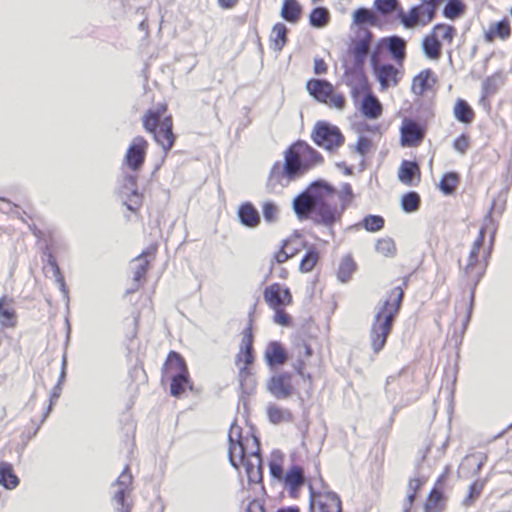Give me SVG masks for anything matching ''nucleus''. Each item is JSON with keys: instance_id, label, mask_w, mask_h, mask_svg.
<instances>
[{"instance_id": "obj_1", "label": "nucleus", "mask_w": 512, "mask_h": 512, "mask_svg": "<svg viewBox=\"0 0 512 512\" xmlns=\"http://www.w3.org/2000/svg\"><path fill=\"white\" fill-rule=\"evenodd\" d=\"M323 162V157L306 142L298 141L284 152V161H276L268 174L266 187L269 191L287 187L310 168Z\"/></svg>"}, {"instance_id": "obj_2", "label": "nucleus", "mask_w": 512, "mask_h": 512, "mask_svg": "<svg viewBox=\"0 0 512 512\" xmlns=\"http://www.w3.org/2000/svg\"><path fill=\"white\" fill-rule=\"evenodd\" d=\"M337 197L334 187L316 182L294 199V211L299 217H310L317 224L329 226L340 219Z\"/></svg>"}, {"instance_id": "obj_3", "label": "nucleus", "mask_w": 512, "mask_h": 512, "mask_svg": "<svg viewBox=\"0 0 512 512\" xmlns=\"http://www.w3.org/2000/svg\"><path fill=\"white\" fill-rule=\"evenodd\" d=\"M229 460L236 469H243L250 482H260L263 465L260 443L252 433L243 434L242 428L232 424L229 429Z\"/></svg>"}, {"instance_id": "obj_4", "label": "nucleus", "mask_w": 512, "mask_h": 512, "mask_svg": "<svg viewBox=\"0 0 512 512\" xmlns=\"http://www.w3.org/2000/svg\"><path fill=\"white\" fill-rule=\"evenodd\" d=\"M407 287L408 279L404 278L401 284L389 289L379 303L369 335L372 350L376 354L386 345L393 323L400 313Z\"/></svg>"}, {"instance_id": "obj_5", "label": "nucleus", "mask_w": 512, "mask_h": 512, "mask_svg": "<svg viewBox=\"0 0 512 512\" xmlns=\"http://www.w3.org/2000/svg\"><path fill=\"white\" fill-rule=\"evenodd\" d=\"M492 223L491 214L489 213L485 219V223L481 226L477 238L471 245L470 252L467 258V263L463 267V274L466 280L474 287L479 283L484 276L488 261L492 253L495 231L493 230L490 240L485 244L484 239L487 233L489 224Z\"/></svg>"}, {"instance_id": "obj_6", "label": "nucleus", "mask_w": 512, "mask_h": 512, "mask_svg": "<svg viewBox=\"0 0 512 512\" xmlns=\"http://www.w3.org/2000/svg\"><path fill=\"white\" fill-rule=\"evenodd\" d=\"M168 110L166 103H160L155 108L148 109L142 118L143 128L152 134L154 141L167 154L174 146L176 136L173 133V118L165 115Z\"/></svg>"}, {"instance_id": "obj_7", "label": "nucleus", "mask_w": 512, "mask_h": 512, "mask_svg": "<svg viewBox=\"0 0 512 512\" xmlns=\"http://www.w3.org/2000/svg\"><path fill=\"white\" fill-rule=\"evenodd\" d=\"M254 318L253 312L249 314V321L247 326L241 333V342L239 351L235 356V365L238 368V378L243 390L251 389L254 387L253 380V364L255 361L254 356V334H253Z\"/></svg>"}, {"instance_id": "obj_8", "label": "nucleus", "mask_w": 512, "mask_h": 512, "mask_svg": "<svg viewBox=\"0 0 512 512\" xmlns=\"http://www.w3.org/2000/svg\"><path fill=\"white\" fill-rule=\"evenodd\" d=\"M406 41L400 36L382 37L375 42L370 51V64L372 68L383 65L390 54L392 60L403 65L407 57Z\"/></svg>"}, {"instance_id": "obj_9", "label": "nucleus", "mask_w": 512, "mask_h": 512, "mask_svg": "<svg viewBox=\"0 0 512 512\" xmlns=\"http://www.w3.org/2000/svg\"><path fill=\"white\" fill-rule=\"evenodd\" d=\"M263 298L274 311L273 321L276 324L284 327L292 324L291 316L285 311V308L293 303V296L288 287L272 283L264 289Z\"/></svg>"}, {"instance_id": "obj_10", "label": "nucleus", "mask_w": 512, "mask_h": 512, "mask_svg": "<svg viewBox=\"0 0 512 512\" xmlns=\"http://www.w3.org/2000/svg\"><path fill=\"white\" fill-rule=\"evenodd\" d=\"M457 36V29L453 25L447 23H438L432 27L421 43L424 55L432 60L437 61L442 56V47L451 46Z\"/></svg>"}, {"instance_id": "obj_11", "label": "nucleus", "mask_w": 512, "mask_h": 512, "mask_svg": "<svg viewBox=\"0 0 512 512\" xmlns=\"http://www.w3.org/2000/svg\"><path fill=\"white\" fill-rule=\"evenodd\" d=\"M306 89L317 102L329 108L343 110L346 106L344 94L338 92L334 85L325 79H309L306 82Z\"/></svg>"}, {"instance_id": "obj_12", "label": "nucleus", "mask_w": 512, "mask_h": 512, "mask_svg": "<svg viewBox=\"0 0 512 512\" xmlns=\"http://www.w3.org/2000/svg\"><path fill=\"white\" fill-rule=\"evenodd\" d=\"M437 0H429L413 6L407 12H400L398 17L406 29L425 27L435 18Z\"/></svg>"}, {"instance_id": "obj_13", "label": "nucleus", "mask_w": 512, "mask_h": 512, "mask_svg": "<svg viewBox=\"0 0 512 512\" xmlns=\"http://www.w3.org/2000/svg\"><path fill=\"white\" fill-rule=\"evenodd\" d=\"M295 363L294 369L304 379L312 381V371L319 369L322 359L315 355L311 346L305 342H298L294 347Z\"/></svg>"}, {"instance_id": "obj_14", "label": "nucleus", "mask_w": 512, "mask_h": 512, "mask_svg": "<svg viewBox=\"0 0 512 512\" xmlns=\"http://www.w3.org/2000/svg\"><path fill=\"white\" fill-rule=\"evenodd\" d=\"M149 149V142L143 136H136L132 139L125 155L122 166L133 173H139L146 161Z\"/></svg>"}, {"instance_id": "obj_15", "label": "nucleus", "mask_w": 512, "mask_h": 512, "mask_svg": "<svg viewBox=\"0 0 512 512\" xmlns=\"http://www.w3.org/2000/svg\"><path fill=\"white\" fill-rule=\"evenodd\" d=\"M313 141L326 150L338 149L344 143V136L337 126L318 122L311 135Z\"/></svg>"}, {"instance_id": "obj_16", "label": "nucleus", "mask_w": 512, "mask_h": 512, "mask_svg": "<svg viewBox=\"0 0 512 512\" xmlns=\"http://www.w3.org/2000/svg\"><path fill=\"white\" fill-rule=\"evenodd\" d=\"M310 512H342V502L335 492L328 490L316 491L310 488Z\"/></svg>"}, {"instance_id": "obj_17", "label": "nucleus", "mask_w": 512, "mask_h": 512, "mask_svg": "<svg viewBox=\"0 0 512 512\" xmlns=\"http://www.w3.org/2000/svg\"><path fill=\"white\" fill-rule=\"evenodd\" d=\"M373 73L380 84L382 91L387 90L390 87H396L402 79L404 72V64L398 65L394 62L385 63L383 65L372 68Z\"/></svg>"}, {"instance_id": "obj_18", "label": "nucleus", "mask_w": 512, "mask_h": 512, "mask_svg": "<svg viewBox=\"0 0 512 512\" xmlns=\"http://www.w3.org/2000/svg\"><path fill=\"white\" fill-rule=\"evenodd\" d=\"M425 126L411 118H405L400 127V143L403 147H418L424 140Z\"/></svg>"}, {"instance_id": "obj_19", "label": "nucleus", "mask_w": 512, "mask_h": 512, "mask_svg": "<svg viewBox=\"0 0 512 512\" xmlns=\"http://www.w3.org/2000/svg\"><path fill=\"white\" fill-rule=\"evenodd\" d=\"M346 84L351 89V97L356 103L358 99L365 93L371 90L368 77L364 72L363 66L358 65L346 71Z\"/></svg>"}, {"instance_id": "obj_20", "label": "nucleus", "mask_w": 512, "mask_h": 512, "mask_svg": "<svg viewBox=\"0 0 512 512\" xmlns=\"http://www.w3.org/2000/svg\"><path fill=\"white\" fill-rule=\"evenodd\" d=\"M444 483L445 475L439 476L425 499L423 512H444L447 504Z\"/></svg>"}, {"instance_id": "obj_21", "label": "nucleus", "mask_w": 512, "mask_h": 512, "mask_svg": "<svg viewBox=\"0 0 512 512\" xmlns=\"http://www.w3.org/2000/svg\"><path fill=\"white\" fill-rule=\"evenodd\" d=\"M158 245L152 244L147 247L135 259V267L133 269V281L136 284V289L140 288L146 280V275L150 267V259H154L157 253Z\"/></svg>"}, {"instance_id": "obj_22", "label": "nucleus", "mask_w": 512, "mask_h": 512, "mask_svg": "<svg viewBox=\"0 0 512 512\" xmlns=\"http://www.w3.org/2000/svg\"><path fill=\"white\" fill-rule=\"evenodd\" d=\"M372 39L373 33L368 29H362L359 31L357 37L352 40L350 53L360 66H363L371 50Z\"/></svg>"}, {"instance_id": "obj_23", "label": "nucleus", "mask_w": 512, "mask_h": 512, "mask_svg": "<svg viewBox=\"0 0 512 512\" xmlns=\"http://www.w3.org/2000/svg\"><path fill=\"white\" fill-rule=\"evenodd\" d=\"M438 82L436 73L431 68L421 70L412 79L411 91L417 96L432 92Z\"/></svg>"}, {"instance_id": "obj_24", "label": "nucleus", "mask_w": 512, "mask_h": 512, "mask_svg": "<svg viewBox=\"0 0 512 512\" xmlns=\"http://www.w3.org/2000/svg\"><path fill=\"white\" fill-rule=\"evenodd\" d=\"M188 366L183 356L176 351H170L163 363L161 369V380L165 382L166 379L188 372Z\"/></svg>"}, {"instance_id": "obj_25", "label": "nucleus", "mask_w": 512, "mask_h": 512, "mask_svg": "<svg viewBox=\"0 0 512 512\" xmlns=\"http://www.w3.org/2000/svg\"><path fill=\"white\" fill-rule=\"evenodd\" d=\"M512 36V26L508 17H503L499 21L492 22L488 29L483 33V39L486 43H494L499 40L505 42Z\"/></svg>"}, {"instance_id": "obj_26", "label": "nucleus", "mask_w": 512, "mask_h": 512, "mask_svg": "<svg viewBox=\"0 0 512 512\" xmlns=\"http://www.w3.org/2000/svg\"><path fill=\"white\" fill-rule=\"evenodd\" d=\"M487 460L488 456L485 453H469L461 461L459 465V473H461L465 478L476 476L481 471Z\"/></svg>"}, {"instance_id": "obj_27", "label": "nucleus", "mask_w": 512, "mask_h": 512, "mask_svg": "<svg viewBox=\"0 0 512 512\" xmlns=\"http://www.w3.org/2000/svg\"><path fill=\"white\" fill-rule=\"evenodd\" d=\"M397 176L399 181L404 185L414 187L420 184L422 172L417 162L403 160L398 169Z\"/></svg>"}, {"instance_id": "obj_28", "label": "nucleus", "mask_w": 512, "mask_h": 512, "mask_svg": "<svg viewBox=\"0 0 512 512\" xmlns=\"http://www.w3.org/2000/svg\"><path fill=\"white\" fill-rule=\"evenodd\" d=\"M18 324V315L14 306V299L8 295L0 297V326L13 329Z\"/></svg>"}, {"instance_id": "obj_29", "label": "nucleus", "mask_w": 512, "mask_h": 512, "mask_svg": "<svg viewBox=\"0 0 512 512\" xmlns=\"http://www.w3.org/2000/svg\"><path fill=\"white\" fill-rule=\"evenodd\" d=\"M280 481L283 482L285 487L288 489L290 495L292 497H296L300 488L303 486L305 482L304 471L302 467L298 465H293L284 474Z\"/></svg>"}, {"instance_id": "obj_30", "label": "nucleus", "mask_w": 512, "mask_h": 512, "mask_svg": "<svg viewBox=\"0 0 512 512\" xmlns=\"http://www.w3.org/2000/svg\"><path fill=\"white\" fill-rule=\"evenodd\" d=\"M360 103V111L367 119H378L383 114V106L372 90L363 94Z\"/></svg>"}, {"instance_id": "obj_31", "label": "nucleus", "mask_w": 512, "mask_h": 512, "mask_svg": "<svg viewBox=\"0 0 512 512\" xmlns=\"http://www.w3.org/2000/svg\"><path fill=\"white\" fill-rule=\"evenodd\" d=\"M269 391L277 398H286L292 393V383L289 374L273 376L268 384Z\"/></svg>"}, {"instance_id": "obj_32", "label": "nucleus", "mask_w": 512, "mask_h": 512, "mask_svg": "<svg viewBox=\"0 0 512 512\" xmlns=\"http://www.w3.org/2000/svg\"><path fill=\"white\" fill-rule=\"evenodd\" d=\"M288 42V29L282 22H277L273 25L270 36L269 45L270 48L279 53L283 50Z\"/></svg>"}, {"instance_id": "obj_33", "label": "nucleus", "mask_w": 512, "mask_h": 512, "mask_svg": "<svg viewBox=\"0 0 512 512\" xmlns=\"http://www.w3.org/2000/svg\"><path fill=\"white\" fill-rule=\"evenodd\" d=\"M165 381L170 382V394L174 397H180L187 390H192L193 388V383L189 371L166 379Z\"/></svg>"}, {"instance_id": "obj_34", "label": "nucleus", "mask_w": 512, "mask_h": 512, "mask_svg": "<svg viewBox=\"0 0 512 512\" xmlns=\"http://www.w3.org/2000/svg\"><path fill=\"white\" fill-rule=\"evenodd\" d=\"M241 223L249 228H255L260 223V215L252 203H243L238 210Z\"/></svg>"}, {"instance_id": "obj_35", "label": "nucleus", "mask_w": 512, "mask_h": 512, "mask_svg": "<svg viewBox=\"0 0 512 512\" xmlns=\"http://www.w3.org/2000/svg\"><path fill=\"white\" fill-rule=\"evenodd\" d=\"M303 9L297 0H283L281 17L289 23L295 24L302 17Z\"/></svg>"}, {"instance_id": "obj_36", "label": "nucleus", "mask_w": 512, "mask_h": 512, "mask_svg": "<svg viewBox=\"0 0 512 512\" xmlns=\"http://www.w3.org/2000/svg\"><path fill=\"white\" fill-rule=\"evenodd\" d=\"M132 482L133 476L131 474L129 466H126L116 480L118 490L114 495V499L123 501V499L126 498L131 491Z\"/></svg>"}, {"instance_id": "obj_37", "label": "nucleus", "mask_w": 512, "mask_h": 512, "mask_svg": "<svg viewBox=\"0 0 512 512\" xmlns=\"http://www.w3.org/2000/svg\"><path fill=\"white\" fill-rule=\"evenodd\" d=\"M266 362L270 366H278L285 363L287 354L278 342H271L265 351Z\"/></svg>"}, {"instance_id": "obj_38", "label": "nucleus", "mask_w": 512, "mask_h": 512, "mask_svg": "<svg viewBox=\"0 0 512 512\" xmlns=\"http://www.w3.org/2000/svg\"><path fill=\"white\" fill-rule=\"evenodd\" d=\"M454 117L461 123L470 124L475 119L473 108L464 99H457L453 107Z\"/></svg>"}, {"instance_id": "obj_39", "label": "nucleus", "mask_w": 512, "mask_h": 512, "mask_svg": "<svg viewBox=\"0 0 512 512\" xmlns=\"http://www.w3.org/2000/svg\"><path fill=\"white\" fill-rule=\"evenodd\" d=\"M486 484L487 478H479L473 481L468 488V493L466 497L463 499V506H473L475 502L478 500V498L481 496Z\"/></svg>"}, {"instance_id": "obj_40", "label": "nucleus", "mask_w": 512, "mask_h": 512, "mask_svg": "<svg viewBox=\"0 0 512 512\" xmlns=\"http://www.w3.org/2000/svg\"><path fill=\"white\" fill-rule=\"evenodd\" d=\"M0 484L7 489H14L19 484V479L14 473L12 465L8 462L0 463Z\"/></svg>"}, {"instance_id": "obj_41", "label": "nucleus", "mask_w": 512, "mask_h": 512, "mask_svg": "<svg viewBox=\"0 0 512 512\" xmlns=\"http://www.w3.org/2000/svg\"><path fill=\"white\" fill-rule=\"evenodd\" d=\"M375 251L384 258H394L397 255V246L391 237H382L376 241Z\"/></svg>"}, {"instance_id": "obj_42", "label": "nucleus", "mask_w": 512, "mask_h": 512, "mask_svg": "<svg viewBox=\"0 0 512 512\" xmlns=\"http://www.w3.org/2000/svg\"><path fill=\"white\" fill-rule=\"evenodd\" d=\"M460 183V175L457 172L445 173L438 184L439 190L445 195H451L455 192Z\"/></svg>"}, {"instance_id": "obj_43", "label": "nucleus", "mask_w": 512, "mask_h": 512, "mask_svg": "<svg viewBox=\"0 0 512 512\" xmlns=\"http://www.w3.org/2000/svg\"><path fill=\"white\" fill-rule=\"evenodd\" d=\"M267 416L271 423L280 424L290 422L293 419V414L290 410L281 408L277 405H269L267 408Z\"/></svg>"}, {"instance_id": "obj_44", "label": "nucleus", "mask_w": 512, "mask_h": 512, "mask_svg": "<svg viewBox=\"0 0 512 512\" xmlns=\"http://www.w3.org/2000/svg\"><path fill=\"white\" fill-rule=\"evenodd\" d=\"M356 262L351 255L344 256L337 270V277L341 282H347L356 270Z\"/></svg>"}, {"instance_id": "obj_45", "label": "nucleus", "mask_w": 512, "mask_h": 512, "mask_svg": "<svg viewBox=\"0 0 512 512\" xmlns=\"http://www.w3.org/2000/svg\"><path fill=\"white\" fill-rule=\"evenodd\" d=\"M466 8L463 0H448L442 13L445 18L454 20L460 18L465 13Z\"/></svg>"}, {"instance_id": "obj_46", "label": "nucleus", "mask_w": 512, "mask_h": 512, "mask_svg": "<svg viewBox=\"0 0 512 512\" xmlns=\"http://www.w3.org/2000/svg\"><path fill=\"white\" fill-rule=\"evenodd\" d=\"M504 77L501 72H496L492 74L491 76H488L482 84V93L485 97H489L493 94H495L500 85L503 84Z\"/></svg>"}, {"instance_id": "obj_47", "label": "nucleus", "mask_w": 512, "mask_h": 512, "mask_svg": "<svg viewBox=\"0 0 512 512\" xmlns=\"http://www.w3.org/2000/svg\"><path fill=\"white\" fill-rule=\"evenodd\" d=\"M319 260H320V252L314 247L310 248L300 261V264H299L300 272H302V273L311 272L316 267Z\"/></svg>"}, {"instance_id": "obj_48", "label": "nucleus", "mask_w": 512, "mask_h": 512, "mask_svg": "<svg viewBox=\"0 0 512 512\" xmlns=\"http://www.w3.org/2000/svg\"><path fill=\"white\" fill-rule=\"evenodd\" d=\"M330 20V14L327 8L316 7L309 14V24L315 28L325 27Z\"/></svg>"}, {"instance_id": "obj_49", "label": "nucleus", "mask_w": 512, "mask_h": 512, "mask_svg": "<svg viewBox=\"0 0 512 512\" xmlns=\"http://www.w3.org/2000/svg\"><path fill=\"white\" fill-rule=\"evenodd\" d=\"M420 204V195L415 191L407 192L401 197V208L406 213L417 211L420 207Z\"/></svg>"}, {"instance_id": "obj_50", "label": "nucleus", "mask_w": 512, "mask_h": 512, "mask_svg": "<svg viewBox=\"0 0 512 512\" xmlns=\"http://www.w3.org/2000/svg\"><path fill=\"white\" fill-rule=\"evenodd\" d=\"M125 195L124 205L130 211L138 213L143 205L144 196L138 190H132L129 193H123Z\"/></svg>"}, {"instance_id": "obj_51", "label": "nucleus", "mask_w": 512, "mask_h": 512, "mask_svg": "<svg viewBox=\"0 0 512 512\" xmlns=\"http://www.w3.org/2000/svg\"><path fill=\"white\" fill-rule=\"evenodd\" d=\"M353 22L357 25L369 24L375 26L377 24V17L371 10L359 8L353 14Z\"/></svg>"}, {"instance_id": "obj_52", "label": "nucleus", "mask_w": 512, "mask_h": 512, "mask_svg": "<svg viewBox=\"0 0 512 512\" xmlns=\"http://www.w3.org/2000/svg\"><path fill=\"white\" fill-rule=\"evenodd\" d=\"M361 225L368 232H378L384 228L385 220L380 215H367L363 218Z\"/></svg>"}, {"instance_id": "obj_53", "label": "nucleus", "mask_w": 512, "mask_h": 512, "mask_svg": "<svg viewBox=\"0 0 512 512\" xmlns=\"http://www.w3.org/2000/svg\"><path fill=\"white\" fill-rule=\"evenodd\" d=\"M269 470L273 478L281 480L284 476L283 472V457L281 455H272L269 461Z\"/></svg>"}, {"instance_id": "obj_54", "label": "nucleus", "mask_w": 512, "mask_h": 512, "mask_svg": "<svg viewBox=\"0 0 512 512\" xmlns=\"http://www.w3.org/2000/svg\"><path fill=\"white\" fill-rule=\"evenodd\" d=\"M398 0H375V8L382 14L387 15L397 8Z\"/></svg>"}, {"instance_id": "obj_55", "label": "nucleus", "mask_w": 512, "mask_h": 512, "mask_svg": "<svg viewBox=\"0 0 512 512\" xmlns=\"http://www.w3.org/2000/svg\"><path fill=\"white\" fill-rule=\"evenodd\" d=\"M373 146H374V143L370 138H368L366 136H360L355 145V150L360 155L365 156L369 152H371Z\"/></svg>"}, {"instance_id": "obj_56", "label": "nucleus", "mask_w": 512, "mask_h": 512, "mask_svg": "<svg viewBox=\"0 0 512 512\" xmlns=\"http://www.w3.org/2000/svg\"><path fill=\"white\" fill-rule=\"evenodd\" d=\"M138 174L139 173L131 172L130 174H125L123 176L122 187H121L122 193L132 191V190H137L136 187H137L138 178H139Z\"/></svg>"}, {"instance_id": "obj_57", "label": "nucleus", "mask_w": 512, "mask_h": 512, "mask_svg": "<svg viewBox=\"0 0 512 512\" xmlns=\"http://www.w3.org/2000/svg\"><path fill=\"white\" fill-rule=\"evenodd\" d=\"M294 257L293 251H287L286 249H280L274 254L270 262V270H273L275 264H282Z\"/></svg>"}, {"instance_id": "obj_58", "label": "nucleus", "mask_w": 512, "mask_h": 512, "mask_svg": "<svg viewBox=\"0 0 512 512\" xmlns=\"http://www.w3.org/2000/svg\"><path fill=\"white\" fill-rule=\"evenodd\" d=\"M470 147V139L466 134H461L453 142V148L461 154L466 153Z\"/></svg>"}, {"instance_id": "obj_59", "label": "nucleus", "mask_w": 512, "mask_h": 512, "mask_svg": "<svg viewBox=\"0 0 512 512\" xmlns=\"http://www.w3.org/2000/svg\"><path fill=\"white\" fill-rule=\"evenodd\" d=\"M263 215L266 221L273 222L278 215V208L272 202H265L262 206Z\"/></svg>"}, {"instance_id": "obj_60", "label": "nucleus", "mask_w": 512, "mask_h": 512, "mask_svg": "<svg viewBox=\"0 0 512 512\" xmlns=\"http://www.w3.org/2000/svg\"><path fill=\"white\" fill-rule=\"evenodd\" d=\"M427 479L425 477H414L409 479L407 490L408 492L418 494L422 487L426 484Z\"/></svg>"}, {"instance_id": "obj_61", "label": "nucleus", "mask_w": 512, "mask_h": 512, "mask_svg": "<svg viewBox=\"0 0 512 512\" xmlns=\"http://www.w3.org/2000/svg\"><path fill=\"white\" fill-rule=\"evenodd\" d=\"M328 72V65L323 58L316 57L314 59V73L316 75H323Z\"/></svg>"}, {"instance_id": "obj_62", "label": "nucleus", "mask_w": 512, "mask_h": 512, "mask_svg": "<svg viewBox=\"0 0 512 512\" xmlns=\"http://www.w3.org/2000/svg\"><path fill=\"white\" fill-rule=\"evenodd\" d=\"M245 512H265L264 504L258 499H253L247 504Z\"/></svg>"}, {"instance_id": "obj_63", "label": "nucleus", "mask_w": 512, "mask_h": 512, "mask_svg": "<svg viewBox=\"0 0 512 512\" xmlns=\"http://www.w3.org/2000/svg\"><path fill=\"white\" fill-rule=\"evenodd\" d=\"M126 498L123 499V501H119L118 499H114L117 507V512H131L132 505L131 503L126 502Z\"/></svg>"}, {"instance_id": "obj_64", "label": "nucleus", "mask_w": 512, "mask_h": 512, "mask_svg": "<svg viewBox=\"0 0 512 512\" xmlns=\"http://www.w3.org/2000/svg\"><path fill=\"white\" fill-rule=\"evenodd\" d=\"M418 494L416 493H412V492H408L407 493V497H406V500H407V503H408V506L407 508L405 509V512H410L416 498H417Z\"/></svg>"}]
</instances>
